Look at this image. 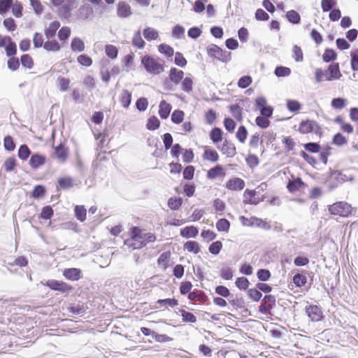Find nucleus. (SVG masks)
<instances>
[{
	"instance_id": "obj_1",
	"label": "nucleus",
	"mask_w": 358,
	"mask_h": 358,
	"mask_svg": "<svg viewBox=\"0 0 358 358\" xmlns=\"http://www.w3.org/2000/svg\"><path fill=\"white\" fill-rule=\"evenodd\" d=\"M54 6H59L57 13L62 20H69L71 11L78 6V0H50Z\"/></svg>"
},
{
	"instance_id": "obj_2",
	"label": "nucleus",
	"mask_w": 358,
	"mask_h": 358,
	"mask_svg": "<svg viewBox=\"0 0 358 358\" xmlns=\"http://www.w3.org/2000/svg\"><path fill=\"white\" fill-rule=\"evenodd\" d=\"M141 64L145 71L152 75H158L164 71V66L159 62V58H155L151 55H146L141 58Z\"/></svg>"
},
{
	"instance_id": "obj_3",
	"label": "nucleus",
	"mask_w": 358,
	"mask_h": 358,
	"mask_svg": "<svg viewBox=\"0 0 358 358\" xmlns=\"http://www.w3.org/2000/svg\"><path fill=\"white\" fill-rule=\"evenodd\" d=\"M207 53L209 57L215 58L222 62H228L231 60V52L222 50L215 44H211L207 48Z\"/></svg>"
},
{
	"instance_id": "obj_4",
	"label": "nucleus",
	"mask_w": 358,
	"mask_h": 358,
	"mask_svg": "<svg viewBox=\"0 0 358 358\" xmlns=\"http://www.w3.org/2000/svg\"><path fill=\"white\" fill-rule=\"evenodd\" d=\"M352 208L350 204L339 201L329 206V211L332 215L341 217H348L352 213Z\"/></svg>"
},
{
	"instance_id": "obj_5",
	"label": "nucleus",
	"mask_w": 358,
	"mask_h": 358,
	"mask_svg": "<svg viewBox=\"0 0 358 358\" xmlns=\"http://www.w3.org/2000/svg\"><path fill=\"white\" fill-rule=\"evenodd\" d=\"M299 130L302 134L314 133L316 135L321 136L322 134V129L321 127L314 120H307L302 121L299 127Z\"/></svg>"
},
{
	"instance_id": "obj_6",
	"label": "nucleus",
	"mask_w": 358,
	"mask_h": 358,
	"mask_svg": "<svg viewBox=\"0 0 358 358\" xmlns=\"http://www.w3.org/2000/svg\"><path fill=\"white\" fill-rule=\"evenodd\" d=\"M256 108L259 110L261 116L270 117L273 115V108L267 105L266 99L264 96H258L255 99Z\"/></svg>"
},
{
	"instance_id": "obj_7",
	"label": "nucleus",
	"mask_w": 358,
	"mask_h": 358,
	"mask_svg": "<svg viewBox=\"0 0 358 358\" xmlns=\"http://www.w3.org/2000/svg\"><path fill=\"white\" fill-rule=\"evenodd\" d=\"M44 285L52 290L64 294H68L73 289L72 287L67 283L56 280H48Z\"/></svg>"
},
{
	"instance_id": "obj_8",
	"label": "nucleus",
	"mask_w": 358,
	"mask_h": 358,
	"mask_svg": "<svg viewBox=\"0 0 358 358\" xmlns=\"http://www.w3.org/2000/svg\"><path fill=\"white\" fill-rule=\"evenodd\" d=\"M275 306V297L273 295H266L259 306V311L264 315L268 314Z\"/></svg>"
},
{
	"instance_id": "obj_9",
	"label": "nucleus",
	"mask_w": 358,
	"mask_h": 358,
	"mask_svg": "<svg viewBox=\"0 0 358 358\" xmlns=\"http://www.w3.org/2000/svg\"><path fill=\"white\" fill-rule=\"evenodd\" d=\"M306 313L308 317L313 322H319L322 320L323 314L321 308L315 305H310L306 308Z\"/></svg>"
},
{
	"instance_id": "obj_10",
	"label": "nucleus",
	"mask_w": 358,
	"mask_h": 358,
	"mask_svg": "<svg viewBox=\"0 0 358 358\" xmlns=\"http://www.w3.org/2000/svg\"><path fill=\"white\" fill-rule=\"evenodd\" d=\"M94 9L89 3L81 6L78 10V17L83 20H86L93 16Z\"/></svg>"
},
{
	"instance_id": "obj_11",
	"label": "nucleus",
	"mask_w": 358,
	"mask_h": 358,
	"mask_svg": "<svg viewBox=\"0 0 358 358\" xmlns=\"http://www.w3.org/2000/svg\"><path fill=\"white\" fill-rule=\"evenodd\" d=\"M327 72L329 73V77H326V80L331 81L338 80L341 77V73L338 63H334L328 66Z\"/></svg>"
},
{
	"instance_id": "obj_12",
	"label": "nucleus",
	"mask_w": 358,
	"mask_h": 358,
	"mask_svg": "<svg viewBox=\"0 0 358 358\" xmlns=\"http://www.w3.org/2000/svg\"><path fill=\"white\" fill-rule=\"evenodd\" d=\"M184 72L175 67L171 68L169 78L176 85H178L184 78Z\"/></svg>"
},
{
	"instance_id": "obj_13",
	"label": "nucleus",
	"mask_w": 358,
	"mask_h": 358,
	"mask_svg": "<svg viewBox=\"0 0 358 358\" xmlns=\"http://www.w3.org/2000/svg\"><path fill=\"white\" fill-rule=\"evenodd\" d=\"M63 275L66 279L76 281L80 278L81 271L77 268H65Z\"/></svg>"
},
{
	"instance_id": "obj_14",
	"label": "nucleus",
	"mask_w": 358,
	"mask_h": 358,
	"mask_svg": "<svg viewBox=\"0 0 358 358\" xmlns=\"http://www.w3.org/2000/svg\"><path fill=\"white\" fill-rule=\"evenodd\" d=\"M117 14L119 17L126 18L131 15L130 6L124 1H121L117 5Z\"/></svg>"
},
{
	"instance_id": "obj_15",
	"label": "nucleus",
	"mask_w": 358,
	"mask_h": 358,
	"mask_svg": "<svg viewBox=\"0 0 358 358\" xmlns=\"http://www.w3.org/2000/svg\"><path fill=\"white\" fill-rule=\"evenodd\" d=\"M221 152L228 157H233L236 153V150L234 143L225 140L222 145Z\"/></svg>"
},
{
	"instance_id": "obj_16",
	"label": "nucleus",
	"mask_w": 358,
	"mask_h": 358,
	"mask_svg": "<svg viewBox=\"0 0 358 358\" xmlns=\"http://www.w3.org/2000/svg\"><path fill=\"white\" fill-rule=\"evenodd\" d=\"M245 187V182L239 178H236L229 180L226 185V187L230 190H242Z\"/></svg>"
},
{
	"instance_id": "obj_17",
	"label": "nucleus",
	"mask_w": 358,
	"mask_h": 358,
	"mask_svg": "<svg viewBox=\"0 0 358 358\" xmlns=\"http://www.w3.org/2000/svg\"><path fill=\"white\" fill-rule=\"evenodd\" d=\"M46 158L45 156L40 154H34L31 155L29 164L32 169H36L39 166L43 165L45 163Z\"/></svg>"
},
{
	"instance_id": "obj_18",
	"label": "nucleus",
	"mask_w": 358,
	"mask_h": 358,
	"mask_svg": "<svg viewBox=\"0 0 358 358\" xmlns=\"http://www.w3.org/2000/svg\"><path fill=\"white\" fill-rule=\"evenodd\" d=\"M188 299L192 301H198L199 303H204L207 301L208 297L203 292L194 289L192 292H189L188 294Z\"/></svg>"
},
{
	"instance_id": "obj_19",
	"label": "nucleus",
	"mask_w": 358,
	"mask_h": 358,
	"mask_svg": "<svg viewBox=\"0 0 358 358\" xmlns=\"http://www.w3.org/2000/svg\"><path fill=\"white\" fill-rule=\"evenodd\" d=\"M171 105L165 100H162L159 103V115L162 119H166L171 110Z\"/></svg>"
},
{
	"instance_id": "obj_20",
	"label": "nucleus",
	"mask_w": 358,
	"mask_h": 358,
	"mask_svg": "<svg viewBox=\"0 0 358 358\" xmlns=\"http://www.w3.org/2000/svg\"><path fill=\"white\" fill-rule=\"evenodd\" d=\"M224 175L225 173L223 167L221 165H217L208 171L207 178L208 179H215L217 177L224 176Z\"/></svg>"
},
{
	"instance_id": "obj_21",
	"label": "nucleus",
	"mask_w": 358,
	"mask_h": 358,
	"mask_svg": "<svg viewBox=\"0 0 358 358\" xmlns=\"http://www.w3.org/2000/svg\"><path fill=\"white\" fill-rule=\"evenodd\" d=\"M181 89L183 92L190 94L193 90V79L191 76H186L181 80Z\"/></svg>"
},
{
	"instance_id": "obj_22",
	"label": "nucleus",
	"mask_w": 358,
	"mask_h": 358,
	"mask_svg": "<svg viewBox=\"0 0 358 358\" xmlns=\"http://www.w3.org/2000/svg\"><path fill=\"white\" fill-rule=\"evenodd\" d=\"M143 34L144 38L148 41H154L159 37V32L152 27H146L143 29Z\"/></svg>"
},
{
	"instance_id": "obj_23",
	"label": "nucleus",
	"mask_w": 358,
	"mask_h": 358,
	"mask_svg": "<svg viewBox=\"0 0 358 358\" xmlns=\"http://www.w3.org/2000/svg\"><path fill=\"white\" fill-rule=\"evenodd\" d=\"M199 233L198 229L194 226L186 227L181 229L180 235L185 238H194Z\"/></svg>"
},
{
	"instance_id": "obj_24",
	"label": "nucleus",
	"mask_w": 358,
	"mask_h": 358,
	"mask_svg": "<svg viewBox=\"0 0 358 358\" xmlns=\"http://www.w3.org/2000/svg\"><path fill=\"white\" fill-rule=\"evenodd\" d=\"M60 23L58 21L52 22L48 28L45 30L46 37L50 39L55 36L57 30L59 29Z\"/></svg>"
},
{
	"instance_id": "obj_25",
	"label": "nucleus",
	"mask_w": 358,
	"mask_h": 358,
	"mask_svg": "<svg viewBox=\"0 0 358 358\" xmlns=\"http://www.w3.org/2000/svg\"><path fill=\"white\" fill-rule=\"evenodd\" d=\"M304 186V182L300 178L293 180H289L287 185V188L290 192H294Z\"/></svg>"
},
{
	"instance_id": "obj_26",
	"label": "nucleus",
	"mask_w": 358,
	"mask_h": 358,
	"mask_svg": "<svg viewBox=\"0 0 358 358\" xmlns=\"http://www.w3.org/2000/svg\"><path fill=\"white\" fill-rule=\"evenodd\" d=\"M124 245H127L129 248H132L133 250H136L141 249L145 246V242L143 241L142 238H136V241H133V239H127L124 241Z\"/></svg>"
},
{
	"instance_id": "obj_27",
	"label": "nucleus",
	"mask_w": 358,
	"mask_h": 358,
	"mask_svg": "<svg viewBox=\"0 0 358 358\" xmlns=\"http://www.w3.org/2000/svg\"><path fill=\"white\" fill-rule=\"evenodd\" d=\"M55 154L61 162H64L68 157V150L63 145H59L55 148Z\"/></svg>"
},
{
	"instance_id": "obj_28",
	"label": "nucleus",
	"mask_w": 358,
	"mask_h": 358,
	"mask_svg": "<svg viewBox=\"0 0 358 358\" xmlns=\"http://www.w3.org/2000/svg\"><path fill=\"white\" fill-rule=\"evenodd\" d=\"M120 101L124 108H129L131 101V94L128 90H124L121 94Z\"/></svg>"
},
{
	"instance_id": "obj_29",
	"label": "nucleus",
	"mask_w": 358,
	"mask_h": 358,
	"mask_svg": "<svg viewBox=\"0 0 358 358\" xmlns=\"http://www.w3.org/2000/svg\"><path fill=\"white\" fill-rule=\"evenodd\" d=\"M71 48L73 52H82L85 50V43L80 38H74L71 41Z\"/></svg>"
},
{
	"instance_id": "obj_30",
	"label": "nucleus",
	"mask_w": 358,
	"mask_h": 358,
	"mask_svg": "<svg viewBox=\"0 0 358 358\" xmlns=\"http://www.w3.org/2000/svg\"><path fill=\"white\" fill-rule=\"evenodd\" d=\"M203 158L205 160L215 162L218 160L219 156L217 152L214 150L206 149L203 154Z\"/></svg>"
},
{
	"instance_id": "obj_31",
	"label": "nucleus",
	"mask_w": 358,
	"mask_h": 358,
	"mask_svg": "<svg viewBox=\"0 0 358 358\" xmlns=\"http://www.w3.org/2000/svg\"><path fill=\"white\" fill-rule=\"evenodd\" d=\"M31 154V150L27 145L23 144L20 146L17 156L20 159L23 161L27 160Z\"/></svg>"
},
{
	"instance_id": "obj_32",
	"label": "nucleus",
	"mask_w": 358,
	"mask_h": 358,
	"mask_svg": "<svg viewBox=\"0 0 358 358\" xmlns=\"http://www.w3.org/2000/svg\"><path fill=\"white\" fill-rule=\"evenodd\" d=\"M222 134L223 133L220 128L215 127L210 132V138L214 143H216L222 141Z\"/></svg>"
},
{
	"instance_id": "obj_33",
	"label": "nucleus",
	"mask_w": 358,
	"mask_h": 358,
	"mask_svg": "<svg viewBox=\"0 0 358 358\" xmlns=\"http://www.w3.org/2000/svg\"><path fill=\"white\" fill-rule=\"evenodd\" d=\"M286 18L290 23L295 24H299L301 21L300 15L294 10H291L287 12Z\"/></svg>"
},
{
	"instance_id": "obj_34",
	"label": "nucleus",
	"mask_w": 358,
	"mask_h": 358,
	"mask_svg": "<svg viewBox=\"0 0 358 358\" xmlns=\"http://www.w3.org/2000/svg\"><path fill=\"white\" fill-rule=\"evenodd\" d=\"M184 248L188 252H193L194 254H198L200 252L199 245L194 241H189L186 242L184 245Z\"/></svg>"
},
{
	"instance_id": "obj_35",
	"label": "nucleus",
	"mask_w": 358,
	"mask_h": 358,
	"mask_svg": "<svg viewBox=\"0 0 358 358\" xmlns=\"http://www.w3.org/2000/svg\"><path fill=\"white\" fill-rule=\"evenodd\" d=\"M74 212L76 217L80 222H83L86 220L87 210L84 206H76Z\"/></svg>"
},
{
	"instance_id": "obj_36",
	"label": "nucleus",
	"mask_w": 358,
	"mask_h": 358,
	"mask_svg": "<svg viewBox=\"0 0 358 358\" xmlns=\"http://www.w3.org/2000/svg\"><path fill=\"white\" fill-rule=\"evenodd\" d=\"M132 44L139 49H143L144 48L145 43L141 37L140 30L137 31L134 34L133 39H132Z\"/></svg>"
},
{
	"instance_id": "obj_37",
	"label": "nucleus",
	"mask_w": 358,
	"mask_h": 358,
	"mask_svg": "<svg viewBox=\"0 0 358 358\" xmlns=\"http://www.w3.org/2000/svg\"><path fill=\"white\" fill-rule=\"evenodd\" d=\"M182 203V199L180 197H171L168 201L169 207L173 210H178Z\"/></svg>"
},
{
	"instance_id": "obj_38",
	"label": "nucleus",
	"mask_w": 358,
	"mask_h": 358,
	"mask_svg": "<svg viewBox=\"0 0 358 358\" xmlns=\"http://www.w3.org/2000/svg\"><path fill=\"white\" fill-rule=\"evenodd\" d=\"M337 54L333 49L327 48L322 55V59L325 62H330L336 59Z\"/></svg>"
},
{
	"instance_id": "obj_39",
	"label": "nucleus",
	"mask_w": 358,
	"mask_h": 358,
	"mask_svg": "<svg viewBox=\"0 0 358 358\" xmlns=\"http://www.w3.org/2000/svg\"><path fill=\"white\" fill-rule=\"evenodd\" d=\"M58 183L61 188L67 189L73 187V180L70 177L60 178Z\"/></svg>"
},
{
	"instance_id": "obj_40",
	"label": "nucleus",
	"mask_w": 358,
	"mask_h": 358,
	"mask_svg": "<svg viewBox=\"0 0 358 358\" xmlns=\"http://www.w3.org/2000/svg\"><path fill=\"white\" fill-rule=\"evenodd\" d=\"M229 110L232 115L238 121H241L243 119L242 110L238 104H234L230 106Z\"/></svg>"
},
{
	"instance_id": "obj_41",
	"label": "nucleus",
	"mask_w": 358,
	"mask_h": 358,
	"mask_svg": "<svg viewBox=\"0 0 358 358\" xmlns=\"http://www.w3.org/2000/svg\"><path fill=\"white\" fill-rule=\"evenodd\" d=\"M44 49L47 51L57 52L60 50V45L56 41H48L43 45Z\"/></svg>"
},
{
	"instance_id": "obj_42",
	"label": "nucleus",
	"mask_w": 358,
	"mask_h": 358,
	"mask_svg": "<svg viewBox=\"0 0 358 358\" xmlns=\"http://www.w3.org/2000/svg\"><path fill=\"white\" fill-rule=\"evenodd\" d=\"M180 312L183 322L190 323H195L196 322V317L193 313L185 310H180Z\"/></svg>"
},
{
	"instance_id": "obj_43",
	"label": "nucleus",
	"mask_w": 358,
	"mask_h": 358,
	"mask_svg": "<svg viewBox=\"0 0 358 358\" xmlns=\"http://www.w3.org/2000/svg\"><path fill=\"white\" fill-rule=\"evenodd\" d=\"M230 222L224 218L220 219L216 223V228L219 231H228Z\"/></svg>"
},
{
	"instance_id": "obj_44",
	"label": "nucleus",
	"mask_w": 358,
	"mask_h": 358,
	"mask_svg": "<svg viewBox=\"0 0 358 358\" xmlns=\"http://www.w3.org/2000/svg\"><path fill=\"white\" fill-rule=\"evenodd\" d=\"M158 50L160 53L170 57L173 55L174 50L172 47L166 44H161L158 46Z\"/></svg>"
},
{
	"instance_id": "obj_45",
	"label": "nucleus",
	"mask_w": 358,
	"mask_h": 358,
	"mask_svg": "<svg viewBox=\"0 0 358 358\" xmlns=\"http://www.w3.org/2000/svg\"><path fill=\"white\" fill-rule=\"evenodd\" d=\"M332 143L336 145L343 146L348 143V140L342 134L337 133L334 136Z\"/></svg>"
},
{
	"instance_id": "obj_46",
	"label": "nucleus",
	"mask_w": 358,
	"mask_h": 358,
	"mask_svg": "<svg viewBox=\"0 0 358 358\" xmlns=\"http://www.w3.org/2000/svg\"><path fill=\"white\" fill-rule=\"evenodd\" d=\"M160 125L159 120L155 116H151L148 120L147 129L151 131H154L159 128Z\"/></svg>"
},
{
	"instance_id": "obj_47",
	"label": "nucleus",
	"mask_w": 358,
	"mask_h": 358,
	"mask_svg": "<svg viewBox=\"0 0 358 358\" xmlns=\"http://www.w3.org/2000/svg\"><path fill=\"white\" fill-rule=\"evenodd\" d=\"M185 113L182 110H176L171 115V121L175 124H180L183 121Z\"/></svg>"
},
{
	"instance_id": "obj_48",
	"label": "nucleus",
	"mask_w": 358,
	"mask_h": 358,
	"mask_svg": "<svg viewBox=\"0 0 358 358\" xmlns=\"http://www.w3.org/2000/svg\"><path fill=\"white\" fill-rule=\"evenodd\" d=\"M306 282H307L306 277L302 274L297 273V274L294 275L293 277V282L297 287H301L305 285Z\"/></svg>"
},
{
	"instance_id": "obj_49",
	"label": "nucleus",
	"mask_w": 358,
	"mask_h": 358,
	"mask_svg": "<svg viewBox=\"0 0 358 358\" xmlns=\"http://www.w3.org/2000/svg\"><path fill=\"white\" fill-rule=\"evenodd\" d=\"M5 50L6 52V55L8 57L13 56L17 52V46L16 44L12 41L10 39V41H8L7 44L5 46Z\"/></svg>"
},
{
	"instance_id": "obj_50",
	"label": "nucleus",
	"mask_w": 358,
	"mask_h": 358,
	"mask_svg": "<svg viewBox=\"0 0 358 358\" xmlns=\"http://www.w3.org/2000/svg\"><path fill=\"white\" fill-rule=\"evenodd\" d=\"M274 73L277 77H286L290 75L291 70L288 67L280 66L275 68Z\"/></svg>"
},
{
	"instance_id": "obj_51",
	"label": "nucleus",
	"mask_w": 358,
	"mask_h": 358,
	"mask_svg": "<svg viewBox=\"0 0 358 358\" xmlns=\"http://www.w3.org/2000/svg\"><path fill=\"white\" fill-rule=\"evenodd\" d=\"M252 220L255 221L253 224L259 228L265 230H269L271 229V224L266 220L257 217H253Z\"/></svg>"
},
{
	"instance_id": "obj_52",
	"label": "nucleus",
	"mask_w": 358,
	"mask_h": 358,
	"mask_svg": "<svg viewBox=\"0 0 358 358\" xmlns=\"http://www.w3.org/2000/svg\"><path fill=\"white\" fill-rule=\"evenodd\" d=\"M336 0H322L321 1V7H322L323 12L330 11L336 6Z\"/></svg>"
},
{
	"instance_id": "obj_53",
	"label": "nucleus",
	"mask_w": 358,
	"mask_h": 358,
	"mask_svg": "<svg viewBox=\"0 0 358 358\" xmlns=\"http://www.w3.org/2000/svg\"><path fill=\"white\" fill-rule=\"evenodd\" d=\"M222 248V243L220 241H217L215 242L212 243L209 248L208 250L212 255H218Z\"/></svg>"
},
{
	"instance_id": "obj_54",
	"label": "nucleus",
	"mask_w": 358,
	"mask_h": 358,
	"mask_svg": "<svg viewBox=\"0 0 358 358\" xmlns=\"http://www.w3.org/2000/svg\"><path fill=\"white\" fill-rule=\"evenodd\" d=\"M248 294L250 298L254 301H259L262 296V292L257 288L249 289Z\"/></svg>"
},
{
	"instance_id": "obj_55",
	"label": "nucleus",
	"mask_w": 358,
	"mask_h": 358,
	"mask_svg": "<svg viewBox=\"0 0 358 358\" xmlns=\"http://www.w3.org/2000/svg\"><path fill=\"white\" fill-rule=\"evenodd\" d=\"M346 106V100L343 98L338 97L331 100V106L335 109H343Z\"/></svg>"
},
{
	"instance_id": "obj_56",
	"label": "nucleus",
	"mask_w": 358,
	"mask_h": 358,
	"mask_svg": "<svg viewBox=\"0 0 358 358\" xmlns=\"http://www.w3.org/2000/svg\"><path fill=\"white\" fill-rule=\"evenodd\" d=\"M235 284L238 289L245 290L248 288L250 282L246 278L240 277L236 279Z\"/></svg>"
},
{
	"instance_id": "obj_57",
	"label": "nucleus",
	"mask_w": 358,
	"mask_h": 358,
	"mask_svg": "<svg viewBox=\"0 0 358 358\" xmlns=\"http://www.w3.org/2000/svg\"><path fill=\"white\" fill-rule=\"evenodd\" d=\"M257 278L260 281H267L271 278V272L268 269L261 268L257 273Z\"/></svg>"
},
{
	"instance_id": "obj_58",
	"label": "nucleus",
	"mask_w": 358,
	"mask_h": 358,
	"mask_svg": "<svg viewBox=\"0 0 358 358\" xmlns=\"http://www.w3.org/2000/svg\"><path fill=\"white\" fill-rule=\"evenodd\" d=\"M20 61H21L22 65L24 67L27 68L29 69H31L34 66V62H33L32 58L31 57L30 55H29L27 54L23 55L21 57Z\"/></svg>"
},
{
	"instance_id": "obj_59",
	"label": "nucleus",
	"mask_w": 358,
	"mask_h": 358,
	"mask_svg": "<svg viewBox=\"0 0 358 358\" xmlns=\"http://www.w3.org/2000/svg\"><path fill=\"white\" fill-rule=\"evenodd\" d=\"M3 146L5 150L8 151H13L15 150V144L13 138L10 136H5L3 139Z\"/></svg>"
},
{
	"instance_id": "obj_60",
	"label": "nucleus",
	"mask_w": 358,
	"mask_h": 358,
	"mask_svg": "<svg viewBox=\"0 0 358 358\" xmlns=\"http://www.w3.org/2000/svg\"><path fill=\"white\" fill-rule=\"evenodd\" d=\"M16 166V159L15 157L8 158L3 164V167L7 172L13 171Z\"/></svg>"
},
{
	"instance_id": "obj_61",
	"label": "nucleus",
	"mask_w": 358,
	"mask_h": 358,
	"mask_svg": "<svg viewBox=\"0 0 358 358\" xmlns=\"http://www.w3.org/2000/svg\"><path fill=\"white\" fill-rule=\"evenodd\" d=\"M105 51L106 55L111 59H115L117 56V49L113 45H106L105 47Z\"/></svg>"
},
{
	"instance_id": "obj_62",
	"label": "nucleus",
	"mask_w": 358,
	"mask_h": 358,
	"mask_svg": "<svg viewBox=\"0 0 358 358\" xmlns=\"http://www.w3.org/2000/svg\"><path fill=\"white\" fill-rule=\"evenodd\" d=\"M148 106V101L145 97H141L136 101V107L141 112L145 111L147 109Z\"/></svg>"
},
{
	"instance_id": "obj_63",
	"label": "nucleus",
	"mask_w": 358,
	"mask_h": 358,
	"mask_svg": "<svg viewBox=\"0 0 358 358\" xmlns=\"http://www.w3.org/2000/svg\"><path fill=\"white\" fill-rule=\"evenodd\" d=\"M255 122L257 126L262 129H266L269 127L270 121L268 120V117H266L264 116H258L255 119Z\"/></svg>"
},
{
	"instance_id": "obj_64",
	"label": "nucleus",
	"mask_w": 358,
	"mask_h": 358,
	"mask_svg": "<svg viewBox=\"0 0 358 358\" xmlns=\"http://www.w3.org/2000/svg\"><path fill=\"white\" fill-rule=\"evenodd\" d=\"M252 83V78L250 76H242L238 81V86L245 89Z\"/></svg>"
}]
</instances>
